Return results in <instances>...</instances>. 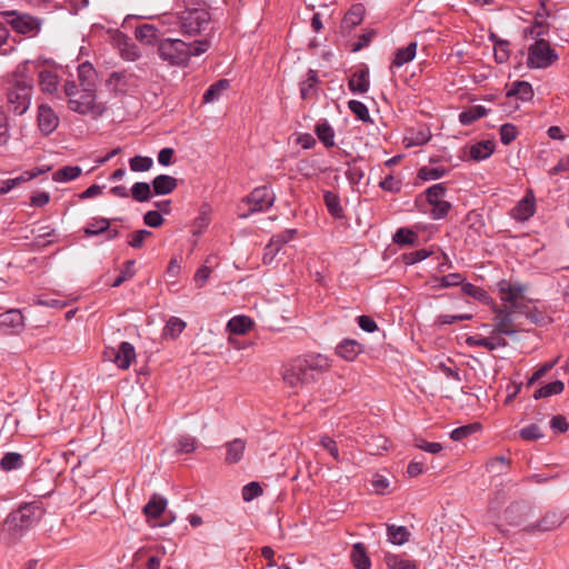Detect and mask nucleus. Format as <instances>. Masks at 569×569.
Segmentation results:
<instances>
[{
	"label": "nucleus",
	"mask_w": 569,
	"mask_h": 569,
	"mask_svg": "<svg viewBox=\"0 0 569 569\" xmlns=\"http://www.w3.org/2000/svg\"><path fill=\"white\" fill-rule=\"evenodd\" d=\"M330 363L327 357L310 353L291 360L283 369V381L293 389L313 383L328 371Z\"/></svg>",
	"instance_id": "nucleus-1"
},
{
	"label": "nucleus",
	"mask_w": 569,
	"mask_h": 569,
	"mask_svg": "<svg viewBox=\"0 0 569 569\" xmlns=\"http://www.w3.org/2000/svg\"><path fill=\"white\" fill-rule=\"evenodd\" d=\"M29 64L20 66L13 74L10 87L8 88V106L16 114H23L30 107L33 79L28 74Z\"/></svg>",
	"instance_id": "nucleus-2"
},
{
	"label": "nucleus",
	"mask_w": 569,
	"mask_h": 569,
	"mask_svg": "<svg viewBox=\"0 0 569 569\" xmlns=\"http://www.w3.org/2000/svg\"><path fill=\"white\" fill-rule=\"evenodd\" d=\"M183 10L178 13L180 31L184 36H197L210 23L211 16L203 0H181Z\"/></svg>",
	"instance_id": "nucleus-3"
},
{
	"label": "nucleus",
	"mask_w": 569,
	"mask_h": 569,
	"mask_svg": "<svg viewBox=\"0 0 569 569\" xmlns=\"http://www.w3.org/2000/svg\"><path fill=\"white\" fill-rule=\"evenodd\" d=\"M64 93L69 99V108L79 113L92 112L100 116L103 109L96 104V94L93 88L81 87L78 89L74 82L64 84Z\"/></svg>",
	"instance_id": "nucleus-4"
},
{
	"label": "nucleus",
	"mask_w": 569,
	"mask_h": 569,
	"mask_svg": "<svg viewBox=\"0 0 569 569\" xmlns=\"http://www.w3.org/2000/svg\"><path fill=\"white\" fill-rule=\"evenodd\" d=\"M188 43L181 39L164 38L159 41L158 54L170 66L182 67L189 62Z\"/></svg>",
	"instance_id": "nucleus-5"
},
{
	"label": "nucleus",
	"mask_w": 569,
	"mask_h": 569,
	"mask_svg": "<svg viewBox=\"0 0 569 569\" xmlns=\"http://www.w3.org/2000/svg\"><path fill=\"white\" fill-rule=\"evenodd\" d=\"M558 58V53L547 40L537 39L529 48L527 66L532 69H543L553 64Z\"/></svg>",
	"instance_id": "nucleus-6"
},
{
	"label": "nucleus",
	"mask_w": 569,
	"mask_h": 569,
	"mask_svg": "<svg viewBox=\"0 0 569 569\" xmlns=\"http://www.w3.org/2000/svg\"><path fill=\"white\" fill-rule=\"evenodd\" d=\"M426 200L431 206L430 217L435 220L443 219L450 212L452 204L445 198L447 187L445 183H436L425 191Z\"/></svg>",
	"instance_id": "nucleus-7"
},
{
	"label": "nucleus",
	"mask_w": 569,
	"mask_h": 569,
	"mask_svg": "<svg viewBox=\"0 0 569 569\" xmlns=\"http://www.w3.org/2000/svg\"><path fill=\"white\" fill-rule=\"evenodd\" d=\"M41 516L42 510L37 503H27L12 512L7 519V523L11 525L18 531H23L36 525Z\"/></svg>",
	"instance_id": "nucleus-8"
},
{
	"label": "nucleus",
	"mask_w": 569,
	"mask_h": 569,
	"mask_svg": "<svg viewBox=\"0 0 569 569\" xmlns=\"http://www.w3.org/2000/svg\"><path fill=\"white\" fill-rule=\"evenodd\" d=\"M274 199L273 192L267 186L254 188L243 200L249 206V209L241 217L247 218L254 212L268 210L273 204Z\"/></svg>",
	"instance_id": "nucleus-9"
},
{
	"label": "nucleus",
	"mask_w": 569,
	"mask_h": 569,
	"mask_svg": "<svg viewBox=\"0 0 569 569\" xmlns=\"http://www.w3.org/2000/svg\"><path fill=\"white\" fill-rule=\"evenodd\" d=\"M7 22L12 27L14 31L30 37L36 36L41 27V22L38 18L32 17L28 13H20L17 11L4 12Z\"/></svg>",
	"instance_id": "nucleus-10"
},
{
	"label": "nucleus",
	"mask_w": 569,
	"mask_h": 569,
	"mask_svg": "<svg viewBox=\"0 0 569 569\" xmlns=\"http://www.w3.org/2000/svg\"><path fill=\"white\" fill-rule=\"evenodd\" d=\"M536 212V197L531 189H528L525 197L511 210V217L517 221H527Z\"/></svg>",
	"instance_id": "nucleus-11"
},
{
	"label": "nucleus",
	"mask_w": 569,
	"mask_h": 569,
	"mask_svg": "<svg viewBox=\"0 0 569 569\" xmlns=\"http://www.w3.org/2000/svg\"><path fill=\"white\" fill-rule=\"evenodd\" d=\"M497 287L500 293V299L503 302L509 303L512 308L517 309V302L525 292V286L519 283L512 284L507 280H501L497 283Z\"/></svg>",
	"instance_id": "nucleus-12"
},
{
	"label": "nucleus",
	"mask_w": 569,
	"mask_h": 569,
	"mask_svg": "<svg viewBox=\"0 0 569 569\" xmlns=\"http://www.w3.org/2000/svg\"><path fill=\"white\" fill-rule=\"evenodd\" d=\"M111 41L116 43L119 49L120 56L128 61H134L139 58V50L137 46L123 33L116 31L111 36Z\"/></svg>",
	"instance_id": "nucleus-13"
},
{
	"label": "nucleus",
	"mask_w": 569,
	"mask_h": 569,
	"mask_svg": "<svg viewBox=\"0 0 569 569\" xmlns=\"http://www.w3.org/2000/svg\"><path fill=\"white\" fill-rule=\"evenodd\" d=\"M348 88L353 93L363 94L369 91L370 88V79H369V69L368 67H362L355 71L349 80Z\"/></svg>",
	"instance_id": "nucleus-14"
},
{
	"label": "nucleus",
	"mask_w": 569,
	"mask_h": 569,
	"mask_svg": "<svg viewBox=\"0 0 569 569\" xmlns=\"http://www.w3.org/2000/svg\"><path fill=\"white\" fill-rule=\"evenodd\" d=\"M0 327L11 329L19 333L24 328V317L19 309H9L0 313Z\"/></svg>",
	"instance_id": "nucleus-15"
},
{
	"label": "nucleus",
	"mask_w": 569,
	"mask_h": 569,
	"mask_svg": "<svg viewBox=\"0 0 569 569\" xmlns=\"http://www.w3.org/2000/svg\"><path fill=\"white\" fill-rule=\"evenodd\" d=\"M38 123L40 130L49 134L58 127L59 118L49 106L41 104L38 109Z\"/></svg>",
	"instance_id": "nucleus-16"
},
{
	"label": "nucleus",
	"mask_w": 569,
	"mask_h": 569,
	"mask_svg": "<svg viewBox=\"0 0 569 569\" xmlns=\"http://www.w3.org/2000/svg\"><path fill=\"white\" fill-rule=\"evenodd\" d=\"M134 359V347L130 342L123 341L120 343L118 351L114 355L113 362L119 369L126 370Z\"/></svg>",
	"instance_id": "nucleus-17"
},
{
	"label": "nucleus",
	"mask_w": 569,
	"mask_h": 569,
	"mask_svg": "<svg viewBox=\"0 0 569 569\" xmlns=\"http://www.w3.org/2000/svg\"><path fill=\"white\" fill-rule=\"evenodd\" d=\"M362 352V346L353 339H345L336 347V353L347 361H353Z\"/></svg>",
	"instance_id": "nucleus-18"
},
{
	"label": "nucleus",
	"mask_w": 569,
	"mask_h": 569,
	"mask_svg": "<svg viewBox=\"0 0 569 569\" xmlns=\"http://www.w3.org/2000/svg\"><path fill=\"white\" fill-rule=\"evenodd\" d=\"M152 191L157 196H166L171 193L178 186V180L168 174H159L153 178Z\"/></svg>",
	"instance_id": "nucleus-19"
},
{
	"label": "nucleus",
	"mask_w": 569,
	"mask_h": 569,
	"mask_svg": "<svg viewBox=\"0 0 569 569\" xmlns=\"http://www.w3.org/2000/svg\"><path fill=\"white\" fill-rule=\"evenodd\" d=\"M167 499L154 493L143 507V513L148 521L158 519L166 510Z\"/></svg>",
	"instance_id": "nucleus-20"
},
{
	"label": "nucleus",
	"mask_w": 569,
	"mask_h": 569,
	"mask_svg": "<svg viewBox=\"0 0 569 569\" xmlns=\"http://www.w3.org/2000/svg\"><path fill=\"white\" fill-rule=\"evenodd\" d=\"M38 83L42 92L54 93L58 90L59 78L54 71L42 69L38 72Z\"/></svg>",
	"instance_id": "nucleus-21"
},
{
	"label": "nucleus",
	"mask_w": 569,
	"mask_h": 569,
	"mask_svg": "<svg viewBox=\"0 0 569 569\" xmlns=\"http://www.w3.org/2000/svg\"><path fill=\"white\" fill-rule=\"evenodd\" d=\"M562 522H563V516L561 513L552 511V512L546 513L537 525L527 527V530L529 532H531L533 530L549 531V530L558 528Z\"/></svg>",
	"instance_id": "nucleus-22"
},
{
	"label": "nucleus",
	"mask_w": 569,
	"mask_h": 569,
	"mask_svg": "<svg viewBox=\"0 0 569 569\" xmlns=\"http://www.w3.org/2000/svg\"><path fill=\"white\" fill-rule=\"evenodd\" d=\"M417 48V42L411 41L406 47L397 49L391 66L400 68L406 63L412 61L416 57Z\"/></svg>",
	"instance_id": "nucleus-23"
},
{
	"label": "nucleus",
	"mask_w": 569,
	"mask_h": 569,
	"mask_svg": "<svg viewBox=\"0 0 569 569\" xmlns=\"http://www.w3.org/2000/svg\"><path fill=\"white\" fill-rule=\"evenodd\" d=\"M507 98L516 97L517 99L526 102L533 98V90L527 81H515L510 89L507 91Z\"/></svg>",
	"instance_id": "nucleus-24"
},
{
	"label": "nucleus",
	"mask_w": 569,
	"mask_h": 569,
	"mask_svg": "<svg viewBox=\"0 0 569 569\" xmlns=\"http://www.w3.org/2000/svg\"><path fill=\"white\" fill-rule=\"evenodd\" d=\"M136 38L144 44H159L160 31L153 24H142L134 31Z\"/></svg>",
	"instance_id": "nucleus-25"
},
{
	"label": "nucleus",
	"mask_w": 569,
	"mask_h": 569,
	"mask_svg": "<svg viewBox=\"0 0 569 569\" xmlns=\"http://www.w3.org/2000/svg\"><path fill=\"white\" fill-rule=\"evenodd\" d=\"M226 449H227L226 462L227 463H237L241 460V458L243 456V451L246 449V441L240 438H236L226 443Z\"/></svg>",
	"instance_id": "nucleus-26"
},
{
	"label": "nucleus",
	"mask_w": 569,
	"mask_h": 569,
	"mask_svg": "<svg viewBox=\"0 0 569 569\" xmlns=\"http://www.w3.org/2000/svg\"><path fill=\"white\" fill-rule=\"evenodd\" d=\"M253 326V320L248 316H236L227 323V330L234 335H244Z\"/></svg>",
	"instance_id": "nucleus-27"
},
{
	"label": "nucleus",
	"mask_w": 569,
	"mask_h": 569,
	"mask_svg": "<svg viewBox=\"0 0 569 569\" xmlns=\"http://www.w3.org/2000/svg\"><path fill=\"white\" fill-rule=\"evenodd\" d=\"M388 541L401 546L409 541L410 531L405 526L387 525Z\"/></svg>",
	"instance_id": "nucleus-28"
},
{
	"label": "nucleus",
	"mask_w": 569,
	"mask_h": 569,
	"mask_svg": "<svg viewBox=\"0 0 569 569\" xmlns=\"http://www.w3.org/2000/svg\"><path fill=\"white\" fill-rule=\"evenodd\" d=\"M351 560L357 569H370L371 561L367 555L363 543H355L351 551Z\"/></svg>",
	"instance_id": "nucleus-29"
},
{
	"label": "nucleus",
	"mask_w": 569,
	"mask_h": 569,
	"mask_svg": "<svg viewBox=\"0 0 569 569\" xmlns=\"http://www.w3.org/2000/svg\"><path fill=\"white\" fill-rule=\"evenodd\" d=\"M363 16H365L363 4L356 3V4L351 6V8L345 14L342 24H343V27L351 29L362 22Z\"/></svg>",
	"instance_id": "nucleus-30"
},
{
	"label": "nucleus",
	"mask_w": 569,
	"mask_h": 569,
	"mask_svg": "<svg viewBox=\"0 0 569 569\" xmlns=\"http://www.w3.org/2000/svg\"><path fill=\"white\" fill-rule=\"evenodd\" d=\"M385 563L388 569H418L416 561L395 553H386Z\"/></svg>",
	"instance_id": "nucleus-31"
},
{
	"label": "nucleus",
	"mask_w": 569,
	"mask_h": 569,
	"mask_svg": "<svg viewBox=\"0 0 569 569\" xmlns=\"http://www.w3.org/2000/svg\"><path fill=\"white\" fill-rule=\"evenodd\" d=\"M488 111L483 106H472L459 114V121L463 126H470L478 119L487 116Z\"/></svg>",
	"instance_id": "nucleus-32"
},
{
	"label": "nucleus",
	"mask_w": 569,
	"mask_h": 569,
	"mask_svg": "<svg viewBox=\"0 0 569 569\" xmlns=\"http://www.w3.org/2000/svg\"><path fill=\"white\" fill-rule=\"evenodd\" d=\"M230 83L227 79H220L212 83L204 92L202 97L203 103H211L217 101L221 93L229 88Z\"/></svg>",
	"instance_id": "nucleus-33"
},
{
	"label": "nucleus",
	"mask_w": 569,
	"mask_h": 569,
	"mask_svg": "<svg viewBox=\"0 0 569 569\" xmlns=\"http://www.w3.org/2000/svg\"><path fill=\"white\" fill-rule=\"evenodd\" d=\"M323 201L329 211V213L336 218L340 219L343 217V208L340 203V198L337 193L332 191H325Z\"/></svg>",
	"instance_id": "nucleus-34"
},
{
	"label": "nucleus",
	"mask_w": 569,
	"mask_h": 569,
	"mask_svg": "<svg viewBox=\"0 0 569 569\" xmlns=\"http://www.w3.org/2000/svg\"><path fill=\"white\" fill-rule=\"evenodd\" d=\"M315 132L325 147L331 148L335 146V130L328 121L317 123Z\"/></svg>",
	"instance_id": "nucleus-35"
},
{
	"label": "nucleus",
	"mask_w": 569,
	"mask_h": 569,
	"mask_svg": "<svg viewBox=\"0 0 569 569\" xmlns=\"http://www.w3.org/2000/svg\"><path fill=\"white\" fill-rule=\"evenodd\" d=\"M495 151V144L493 142L489 140H483L480 142H477L476 144L471 146L470 148V157L473 160H485L489 158Z\"/></svg>",
	"instance_id": "nucleus-36"
},
{
	"label": "nucleus",
	"mask_w": 569,
	"mask_h": 569,
	"mask_svg": "<svg viewBox=\"0 0 569 569\" xmlns=\"http://www.w3.org/2000/svg\"><path fill=\"white\" fill-rule=\"evenodd\" d=\"M186 326L187 323L182 319L178 317H171L163 328L162 336L166 339L169 338L174 340L181 335Z\"/></svg>",
	"instance_id": "nucleus-37"
},
{
	"label": "nucleus",
	"mask_w": 569,
	"mask_h": 569,
	"mask_svg": "<svg viewBox=\"0 0 569 569\" xmlns=\"http://www.w3.org/2000/svg\"><path fill=\"white\" fill-rule=\"evenodd\" d=\"M78 77L81 87L93 88L96 86V71L89 62L81 63L78 67Z\"/></svg>",
	"instance_id": "nucleus-38"
},
{
	"label": "nucleus",
	"mask_w": 569,
	"mask_h": 569,
	"mask_svg": "<svg viewBox=\"0 0 569 569\" xmlns=\"http://www.w3.org/2000/svg\"><path fill=\"white\" fill-rule=\"evenodd\" d=\"M136 274V261L127 260L120 268L119 274L111 282V287H120L123 282L132 279Z\"/></svg>",
	"instance_id": "nucleus-39"
},
{
	"label": "nucleus",
	"mask_w": 569,
	"mask_h": 569,
	"mask_svg": "<svg viewBox=\"0 0 569 569\" xmlns=\"http://www.w3.org/2000/svg\"><path fill=\"white\" fill-rule=\"evenodd\" d=\"M320 82L315 70H309L307 80L300 83V96L303 100L312 97L317 91V84Z\"/></svg>",
	"instance_id": "nucleus-40"
},
{
	"label": "nucleus",
	"mask_w": 569,
	"mask_h": 569,
	"mask_svg": "<svg viewBox=\"0 0 569 569\" xmlns=\"http://www.w3.org/2000/svg\"><path fill=\"white\" fill-rule=\"evenodd\" d=\"M513 312L515 311H511L509 315H505L501 319H497L492 332L493 335L513 336L517 332L512 320Z\"/></svg>",
	"instance_id": "nucleus-41"
},
{
	"label": "nucleus",
	"mask_w": 569,
	"mask_h": 569,
	"mask_svg": "<svg viewBox=\"0 0 569 569\" xmlns=\"http://www.w3.org/2000/svg\"><path fill=\"white\" fill-rule=\"evenodd\" d=\"M565 383L561 380H555L545 385L543 387L537 389L533 393V398L539 400L541 398L551 397L553 395H559L563 391Z\"/></svg>",
	"instance_id": "nucleus-42"
},
{
	"label": "nucleus",
	"mask_w": 569,
	"mask_h": 569,
	"mask_svg": "<svg viewBox=\"0 0 569 569\" xmlns=\"http://www.w3.org/2000/svg\"><path fill=\"white\" fill-rule=\"evenodd\" d=\"M130 191L137 202L149 201L152 197L151 187L148 182H136Z\"/></svg>",
	"instance_id": "nucleus-43"
},
{
	"label": "nucleus",
	"mask_w": 569,
	"mask_h": 569,
	"mask_svg": "<svg viewBox=\"0 0 569 569\" xmlns=\"http://www.w3.org/2000/svg\"><path fill=\"white\" fill-rule=\"evenodd\" d=\"M461 290L465 295L470 296V297L475 298L476 300H479V301H482L486 303L492 302V299L489 297L488 292L485 289L477 287L470 282L462 283Z\"/></svg>",
	"instance_id": "nucleus-44"
},
{
	"label": "nucleus",
	"mask_w": 569,
	"mask_h": 569,
	"mask_svg": "<svg viewBox=\"0 0 569 569\" xmlns=\"http://www.w3.org/2000/svg\"><path fill=\"white\" fill-rule=\"evenodd\" d=\"M510 465V459H508L506 456H499L491 458L487 462V470L492 475H502L507 472Z\"/></svg>",
	"instance_id": "nucleus-45"
},
{
	"label": "nucleus",
	"mask_w": 569,
	"mask_h": 569,
	"mask_svg": "<svg viewBox=\"0 0 569 569\" xmlns=\"http://www.w3.org/2000/svg\"><path fill=\"white\" fill-rule=\"evenodd\" d=\"M418 234L409 228H399L392 237L395 243L400 246L413 244Z\"/></svg>",
	"instance_id": "nucleus-46"
},
{
	"label": "nucleus",
	"mask_w": 569,
	"mask_h": 569,
	"mask_svg": "<svg viewBox=\"0 0 569 569\" xmlns=\"http://www.w3.org/2000/svg\"><path fill=\"white\" fill-rule=\"evenodd\" d=\"M447 173H448V169H446L443 167L433 168V167L425 166L419 169L418 178L421 180H425V181L437 180V179L445 177Z\"/></svg>",
	"instance_id": "nucleus-47"
},
{
	"label": "nucleus",
	"mask_w": 569,
	"mask_h": 569,
	"mask_svg": "<svg viewBox=\"0 0 569 569\" xmlns=\"http://www.w3.org/2000/svg\"><path fill=\"white\" fill-rule=\"evenodd\" d=\"M350 111L362 122H372L369 110L365 103L359 100H350L348 102Z\"/></svg>",
	"instance_id": "nucleus-48"
},
{
	"label": "nucleus",
	"mask_w": 569,
	"mask_h": 569,
	"mask_svg": "<svg viewBox=\"0 0 569 569\" xmlns=\"http://www.w3.org/2000/svg\"><path fill=\"white\" fill-rule=\"evenodd\" d=\"M80 173H81V168L80 167H78V166H74V167L68 166V167H64V168H61V169L57 170L53 173V180L58 181V182H64V181H69V180L76 179L77 177L80 176Z\"/></svg>",
	"instance_id": "nucleus-49"
},
{
	"label": "nucleus",
	"mask_w": 569,
	"mask_h": 569,
	"mask_svg": "<svg viewBox=\"0 0 569 569\" xmlns=\"http://www.w3.org/2000/svg\"><path fill=\"white\" fill-rule=\"evenodd\" d=\"M130 169L134 172H144L152 168L153 160L150 157L134 156L129 160Z\"/></svg>",
	"instance_id": "nucleus-50"
},
{
	"label": "nucleus",
	"mask_w": 569,
	"mask_h": 569,
	"mask_svg": "<svg viewBox=\"0 0 569 569\" xmlns=\"http://www.w3.org/2000/svg\"><path fill=\"white\" fill-rule=\"evenodd\" d=\"M152 232L146 229L137 230L128 236L127 243L133 249L143 247L146 239L150 238Z\"/></svg>",
	"instance_id": "nucleus-51"
},
{
	"label": "nucleus",
	"mask_w": 569,
	"mask_h": 569,
	"mask_svg": "<svg viewBox=\"0 0 569 569\" xmlns=\"http://www.w3.org/2000/svg\"><path fill=\"white\" fill-rule=\"evenodd\" d=\"M479 428H480L479 423H471V425L461 426L459 428L453 429L450 432V438L453 441L463 440L465 438H467L468 436H470L471 433L477 431Z\"/></svg>",
	"instance_id": "nucleus-52"
},
{
	"label": "nucleus",
	"mask_w": 569,
	"mask_h": 569,
	"mask_svg": "<svg viewBox=\"0 0 569 569\" xmlns=\"http://www.w3.org/2000/svg\"><path fill=\"white\" fill-rule=\"evenodd\" d=\"M518 129L512 123H505L500 127V140L505 146L510 144L518 137Z\"/></svg>",
	"instance_id": "nucleus-53"
},
{
	"label": "nucleus",
	"mask_w": 569,
	"mask_h": 569,
	"mask_svg": "<svg viewBox=\"0 0 569 569\" xmlns=\"http://www.w3.org/2000/svg\"><path fill=\"white\" fill-rule=\"evenodd\" d=\"M21 456L16 452L6 453L0 461L1 468L7 471L18 469L21 466Z\"/></svg>",
	"instance_id": "nucleus-54"
},
{
	"label": "nucleus",
	"mask_w": 569,
	"mask_h": 569,
	"mask_svg": "<svg viewBox=\"0 0 569 569\" xmlns=\"http://www.w3.org/2000/svg\"><path fill=\"white\" fill-rule=\"evenodd\" d=\"M107 231V220L106 219H94L88 223V226L83 229V233L86 237H92Z\"/></svg>",
	"instance_id": "nucleus-55"
},
{
	"label": "nucleus",
	"mask_w": 569,
	"mask_h": 569,
	"mask_svg": "<svg viewBox=\"0 0 569 569\" xmlns=\"http://www.w3.org/2000/svg\"><path fill=\"white\" fill-rule=\"evenodd\" d=\"M413 446L426 452L437 455L442 450V445L439 442H429L420 437L413 439Z\"/></svg>",
	"instance_id": "nucleus-56"
},
{
	"label": "nucleus",
	"mask_w": 569,
	"mask_h": 569,
	"mask_svg": "<svg viewBox=\"0 0 569 569\" xmlns=\"http://www.w3.org/2000/svg\"><path fill=\"white\" fill-rule=\"evenodd\" d=\"M519 436L522 440L532 441L543 437L540 427L536 423H531L519 431Z\"/></svg>",
	"instance_id": "nucleus-57"
},
{
	"label": "nucleus",
	"mask_w": 569,
	"mask_h": 569,
	"mask_svg": "<svg viewBox=\"0 0 569 569\" xmlns=\"http://www.w3.org/2000/svg\"><path fill=\"white\" fill-rule=\"evenodd\" d=\"M466 343L469 347H482L488 349L489 351L495 350L493 337L485 338L480 336H469L466 338Z\"/></svg>",
	"instance_id": "nucleus-58"
},
{
	"label": "nucleus",
	"mask_w": 569,
	"mask_h": 569,
	"mask_svg": "<svg viewBox=\"0 0 569 569\" xmlns=\"http://www.w3.org/2000/svg\"><path fill=\"white\" fill-rule=\"evenodd\" d=\"M263 490L259 482L252 481L242 488V498L244 501H251L262 495Z\"/></svg>",
	"instance_id": "nucleus-59"
},
{
	"label": "nucleus",
	"mask_w": 569,
	"mask_h": 569,
	"mask_svg": "<svg viewBox=\"0 0 569 569\" xmlns=\"http://www.w3.org/2000/svg\"><path fill=\"white\" fill-rule=\"evenodd\" d=\"M439 280V284L438 287L440 288H449V287H455V286H458V284H461L465 283V278L462 277V274L460 273H449L447 276H442L441 278L438 279Z\"/></svg>",
	"instance_id": "nucleus-60"
},
{
	"label": "nucleus",
	"mask_w": 569,
	"mask_h": 569,
	"mask_svg": "<svg viewBox=\"0 0 569 569\" xmlns=\"http://www.w3.org/2000/svg\"><path fill=\"white\" fill-rule=\"evenodd\" d=\"M431 254V251L428 249H419L409 253L403 254V261L406 264H415L425 259H427Z\"/></svg>",
	"instance_id": "nucleus-61"
},
{
	"label": "nucleus",
	"mask_w": 569,
	"mask_h": 569,
	"mask_svg": "<svg viewBox=\"0 0 569 569\" xmlns=\"http://www.w3.org/2000/svg\"><path fill=\"white\" fill-rule=\"evenodd\" d=\"M197 448V439L191 436H181L178 440V451L190 453Z\"/></svg>",
	"instance_id": "nucleus-62"
},
{
	"label": "nucleus",
	"mask_w": 569,
	"mask_h": 569,
	"mask_svg": "<svg viewBox=\"0 0 569 569\" xmlns=\"http://www.w3.org/2000/svg\"><path fill=\"white\" fill-rule=\"evenodd\" d=\"M143 221L148 227L158 228L163 224L164 219L162 214L157 210H150L144 213Z\"/></svg>",
	"instance_id": "nucleus-63"
},
{
	"label": "nucleus",
	"mask_w": 569,
	"mask_h": 569,
	"mask_svg": "<svg viewBox=\"0 0 569 569\" xmlns=\"http://www.w3.org/2000/svg\"><path fill=\"white\" fill-rule=\"evenodd\" d=\"M188 47H189V59L191 57H196V56H200L202 53H204L209 47H210V43L208 40H197L194 42H191V43H188Z\"/></svg>",
	"instance_id": "nucleus-64"
}]
</instances>
